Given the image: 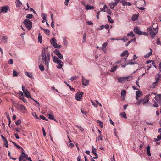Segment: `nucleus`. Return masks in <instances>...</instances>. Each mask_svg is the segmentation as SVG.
<instances>
[{
  "label": "nucleus",
  "instance_id": "obj_27",
  "mask_svg": "<svg viewBox=\"0 0 161 161\" xmlns=\"http://www.w3.org/2000/svg\"><path fill=\"white\" fill-rule=\"evenodd\" d=\"M15 3H16L17 7H20L22 4V2H21L19 0H16Z\"/></svg>",
  "mask_w": 161,
  "mask_h": 161
},
{
  "label": "nucleus",
  "instance_id": "obj_24",
  "mask_svg": "<svg viewBox=\"0 0 161 161\" xmlns=\"http://www.w3.org/2000/svg\"><path fill=\"white\" fill-rule=\"evenodd\" d=\"M63 44L64 46L67 47L68 46V42L66 37L63 38Z\"/></svg>",
  "mask_w": 161,
  "mask_h": 161
},
{
  "label": "nucleus",
  "instance_id": "obj_31",
  "mask_svg": "<svg viewBox=\"0 0 161 161\" xmlns=\"http://www.w3.org/2000/svg\"><path fill=\"white\" fill-rule=\"evenodd\" d=\"M136 40V38H134L133 39L131 40L130 41H128L126 44V46H127L130 43L132 42H134Z\"/></svg>",
  "mask_w": 161,
  "mask_h": 161
},
{
  "label": "nucleus",
  "instance_id": "obj_9",
  "mask_svg": "<svg viewBox=\"0 0 161 161\" xmlns=\"http://www.w3.org/2000/svg\"><path fill=\"white\" fill-rule=\"evenodd\" d=\"M23 151V150L22 149L21 153L19 158V161H22V159L26 158L27 157V155L25 154Z\"/></svg>",
  "mask_w": 161,
  "mask_h": 161
},
{
  "label": "nucleus",
  "instance_id": "obj_22",
  "mask_svg": "<svg viewBox=\"0 0 161 161\" xmlns=\"http://www.w3.org/2000/svg\"><path fill=\"white\" fill-rule=\"evenodd\" d=\"M108 44V43L106 42L102 44V49L103 50V51H104V53H105L106 52V50L105 49L107 45Z\"/></svg>",
  "mask_w": 161,
  "mask_h": 161
},
{
  "label": "nucleus",
  "instance_id": "obj_17",
  "mask_svg": "<svg viewBox=\"0 0 161 161\" xmlns=\"http://www.w3.org/2000/svg\"><path fill=\"white\" fill-rule=\"evenodd\" d=\"M92 152L94 154L95 156V157H93V158L94 159H96L98 157L97 155V153H96L97 150L96 149L94 148H93V146H92Z\"/></svg>",
  "mask_w": 161,
  "mask_h": 161
},
{
  "label": "nucleus",
  "instance_id": "obj_19",
  "mask_svg": "<svg viewBox=\"0 0 161 161\" xmlns=\"http://www.w3.org/2000/svg\"><path fill=\"white\" fill-rule=\"evenodd\" d=\"M91 102L92 104L95 107L97 106L98 105L101 106V103H100L97 100H96L95 101H91Z\"/></svg>",
  "mask_w": 161,
  "mask_h": 161
},
{
  "label": "nucleus",
  "instance_id": "obj_16",
  "mask_svg": "<svg viewBox=\"0 0 161 161\" xmlns=\"http://www.w3.org/2000/svg\"><path fill=\"white\" fill-rule=\"evenodd\" d=\"M118 3L116 2H111L109 3V5L111 9H113L114 8V7L117 5Z\"/></svg>",
  "mask_w": 161,
  "mask_h": 161
},
{
  "label": "nucleus",
  "instance_id": "obj_56",
  "mask_svg": "<svg viewBox=\"0 0 161 161\" xmlns=\"http://www.w3.org/2000/svg\"><path fill=\"white\" fill-rule=\"evenodd\" d=\"M59 58V59L61 60L63 58V56L61 53L57 55Z\"/></svg>",
  "mask_w": 161,
  "mask_h": 161
},
{
  "label": "nucleus",
  "instance_id": "obj_49",
  "mask_svg": "<svg viewBox=\"0 0 161 161\" xmlns=\"http://www.w3.org/2000/svg\"><path fill=\"white\" fill-rule=\"evenodd\" d=\"M117 40H122L124 41V42H125L128 40V39L126 37H123L122 39H117Z\"/></svg>",
  "mask_w": 161,
  "mask_h": 161
},
{
  "label": "nucleus",
  "instance_id": "obj_34",
  "mask_svg": "<svg viewBox=\"0 0 161 161\" xmlns=\"http://www.w3.org/2000/svg\"><path fill=\"white\" fill-rule=\"evenodd\" d=\"M147 154H148V155L149 156H151V154L150 153V147L149 145H148L147 146Z\"/></svg>",
  "mask_w": 161,
  "mask_h": 161
},
{
  "label": "nucleus",
  "instance_id": "obj_57",
  "mask_svg": "<svg viewBox=\"0 0 161 161\" xmlns=\"http://www.w3.org/2000/svg\"><path fill=\"white\" fill-rule=\"evenodd\" d=\"M64 5L66 6H67L68 4V3L69 2V0H64Z\"/></svg>",
  "mask_w": 161,
  "mask_h": 161
},
{
  "label": "nucleus",
  "instance_id": "obj_54",
  "mask_svg": "<svg viewBox=\"0 0 161 161\" xmlns=\"http://www.w3.org/2000/svg\"><path fill=\"white\" fill-rule=\"evenodd\" d=\"M39 117H40V118L42 119H43V120L48 121V119H46L45 118V117L43 115H40Z\"/></svg>",
  "mask_w": 161,
  "mask_h": 161
},
{
  "label": "nucleus",
  "instance_id": "obj_6",
  "mask_svg": "<svg viewBox=\"0 0 161 161\" xmlns=\"http://www.w3.org/2000/svg\"><path fill=\"white\" fill-rule=\"evenodd\" d=\"M156 93L153 92H152L150 94H148L146 95V97L149 100L151 99L153 100L154 98H155V100H156V97H157V96H156Z\"/></svg>",
  "mask_w": 161,
  "mask_h": 161
},
{
  "label": "nucleus",
  "instance_id": "obj_15",
  "mask_svg": "<svg viewBox=\"0 0 161 161\" xmlns=\"http://www.w3.org/2000/svg\"><path fill=\"white\" fill-rule=\"evenodd\" d=\"M134 31L137 34L142 35L141 31H140L139 28L138 27H135L134 29Z\"/></svg>",
  "mask_w": 161,
  "mask_h": 161
},
{
  "label": "nucleus",
  "instance_id": "obj_62",
  "mask_svg": "<svg viewBox=\"0 0 161 161\" xmlns=\"http://www.w3.org/2000/svg\"><path fill=\"white\" fill-rule=\"evenodd\" d=\"M143 101V99L140 100L137 103V104L138 105H139Z\"/></svg>",
  "mask_w": 161,
  "mask_h": 161
},
{
  "label": "nucleus",
  "instance_id": "obj_14",
  "mask_svg": "<svg viewBox=\"0 0 161 161\" xmlns=\"http://www.w3.org/2000/svg\"><path fill=\"white\" fill-rule=\"evenodd\" d=\"M120 3H122L123 6H124L125 5H128L130 6L131 5V3H130L127 2L125 0H122Z\"/></svg>",
  "mask_w": 161,
  "mask_h": 161
},
{
  "label": "nucleus",
  "instance_id": "obj_48",
  "mask_svg": "<svg viewBox=\"0 0 161 161\" xmlns=\"http://www.w3.org/2000/svg\"><path fill=\"white\" fill-rule=\"evenodd\" d=\"M33 17V15L31 14H27L26 16L27 19H31Z\"/></svg>",
  "mask_w": 161,
  "mask_h": 161
},
{
  "label": "nucleus",
  "instance_id": "obj_10",
  "mask_svg": "<svg viewBox=\"0 0 161 161\" xmlns=\"http://www.w3.org/2000/svg\"><path fill=\"white\" fill-rule=\"evenodd\" d=\"M9 6L8 5L4 6L1 7V9L2 13H3L7 12Z\"/></svg>",
  "mask_w": 161,
  "mask_h": 161
},
{
  "label": "nucleus",
  "instance_id": "obj_43",
  "mask_svg": "<svg viewBox=\"0 0 161 161\" xmlns=\"http://www.w3.org/2000/svg\"><path fill=\"white\" fill-rule=\"evenodd\" d=\"M107 18L108 19V20L109 22H110L111 23H113V20L112 19V18H111V17L109 15L107 16Z\"/></svg>",
  "mask_w": 161,
  "mask_h": 161
},
{
  "label": "nucleus",
  "instance_id": "obj_61",
  "mask_svg": "<svg viewBox=\"0 0 161 161\" xmlns=\"http://www.w3.org/2000/svg\"><path fill=\"white\" fill-rule=\"evenodd\" d=\"M13 61L12 59H10L8 61V64H13Z\"/></svg>",
  "mask_w": 161,
  "mask_h": 161
},
{
  "label": "nucleus",
  "instance_id": "obj_55",
  "mask_svg": "<svg viewBox=\"0 0 161 161\" xmlns=\"http://www.w3.org/2000/svg\"><path fill=\"white\" fill-rule=\"evenodd\" d=\"M21 122V120L20 119H19V120H17V121H16L15 122V124L17 125H18L20 124Z\"/></svg>",
  "mask_w": 161,
  "mask_h": 161
},
{
  "label": "nucleus",
  "instance_id": "obj_60",
  "mask_svg": "<svg viewBox=\"0 0 161 161\" xmlns=\"http://www.w3.org/2000/svg\"><path fill=\"white\" fill-rule=\"evenodd\" d=\"M67 85L69 88L70 89L71 91H74L75 89L73 88H72L71 87L70 85L68 84H66Z\"/></svg>",
  "mask_w": 161,
  "mask_h": 161
},
{
  "label": "nucleus",
  "instance_id": "obj_36",
  "mask_svg": "<svg viewBox=\"0 0 161 161\" xmlns=\"http://www.w3.org/2000/svg\"><path fill=\"white\" fill-rule=\"evenodd\" d=\"M126 92L125 90H123L121 92V95L122 96L124 97L126 94Z\"/></svg>",
  "mask_w": 161,
  "mask_h": 161
},
{
  "label": "nucleus",
  "instance_id": "obj_35",
  "mask_svg": "<svg viewBox=\"0 0 161 161\" xmlns=\"http://www.w3.org/2000/svg\"><path fill=\"white\" fill-rule=\"evenodd\" d=\"M109 27V25H108L106 24L105 25H101V29H103L105 28L106 29H108V31H109V29H108Z\"/></svg>",
  "mask_w": 161,
  "mask_h": 161
},
{
  "label": "nucleus",
  "instance_id": "obj_28",
  "mask_svg": "<svg viewBox=\"0 0 161 161\" xmlns=\"http://www.w3.org/2000/svg\"><path fill=\"white\" fill-rule=\"evenodd\" d=\"M156 100L158 101L159 103L161 104V94H158L156 97Z\"/></svg>",
  "mask_w": 161,
  "mask_h": 161
},
{
  "label": "nucleus",
  "instance_id": "obj_44",
  "mask_svg": "<svg viewBox=\"0 0 161 161\" xmlns=\"http://www.w3.org/2000/svg\"><path fill=\"white\" fill-rule=\"evenodd\" d=\"M75 126L78 128L81 132H83L84 131V129L80 126L75 125Z\"/></svg>",
  "mask_w": 161,
  "mask_h": 161
},
{
  "label": "nucleus",
  "instance_id": "obj_8",
  "mask_svg": "<svg viewBox=\"0 0 161 161\" xmlns=\"http://www.w3.org/2000/svg\"><path fill=\"white\" fill-rule=\"evenodd\" d=\"M83 93L82 92H79L76 94L75 99L78 101H80L82 98Z\"/></svg>",
  "mask_w": 161,
  "mask_h": 161
},
{
  "label": "nucleus",
  "instance_id": "obj_47",
  "mask_svg": "<svg viewBox=\"0 0 161 161\" xmlns=\"http://www.w3.org/2000/svg\"><path fill=\"white\" fill-rule=\"evenodd\" d=\"M54 53L56 55H58V54H59L60 53L58 50L55 49V50L54 51Z\"/></svg>",
  "mask_w": 161,
  "mask_h": 161
},
{
  "label": "nucleus",
  "instance_id": "obj_23",
  "mask_svg": "<svg viewBox=\"0 0 161 161\" xmlns=\"http://www.w3.org/2000/svg\"><path fill=\"white\" fill-rule=\"evenodd\" d=\"M129 54V53H128V51L126 50L123 52L121 54V56L124 57L126 56V57H127L128 56Z\"/></svg>",
  "mask_w": 161,
  "mask_h": 161
},
{
  "label": "nucleus",
  "instance_id": "obj_13",
  "mask_svg": "<svg viewBox=\"0 0 161 161\" xmlns=\"http://www.w3.org/2000/svg\"><path fill=\"white\" fill-rule=\"evenodd\" d=\"M48 118L52 120H53L56 121V120L54 118V116L53 113L52 112H50L47 114Z\"/></svg>",
  "mask_w": 161,
  "mask_h": 161
},
{
  "label": "nucleus",
  "instance_id": "obj_46",
  "mask_svg": "<svg viewBox=\"0 0 161 161\" xmlns=\"http://www.w3.org/2000/svg\"><path fill=\"white\" fill-rule=\"evenodd\" d=\"M19 98L22 100L25 103H27V101L24 98L23 95L22 96H19Z\"/></svg>",
  "mask_w": 161,
  "mask_h": 161
},
{
  "label": "nucleus",
  "instance_id": "obj_51",
  "mask_svg": "<svg viewBox=\"0 0 161 161\" xmlns=\"http://www.w3.org/2000/svg\"><path fill=\"white\" fill-rule=\"evenodd\" d=\"M39 68L42 71H43L44 70V66L42 65H40L39 66Z\"/></svg>",
  "mask_w": 161,
  "mask_h": 161
},
{
  "label": "nucleus",
  "instance_id": "obj_11",
  "mask_svg": "<svg viewBox=\"0 0 161 161\" xmlns=\"http://www.w3.org/2000/svg\"><path fill=\"white\" fill-rule=\"evenodd\" d=\"M82 84L84 86H86L89 84V80L85 79L83 76H82Z\"/></svg>",
  "mask_w": 161,
  "mask_h": 161
},
{
  "label": "nucleus",
  "instance_id": "obj_39",
  "mask_svg": "<svg viewBox=\"0 0 161 161\" xmlns=\"http://www.w3.org/2000/svg\"><path fill=\"white\" fill-rule=\"evenodd\" d=\"M127 36H130L131 37H135V35L134 34L133 31L130 32L128 33L127 34Z\"/></svg>",
  "mask_w": 161,
  "mask_h": 161
},
{
  "label": "nucleus",
  "instance_id": "obj_5",
  "mask_svg": "<svg viewBox=\"0 0 161 161\" xmlns=\"http://www.w3.org/2000/svg\"><path fill=\"white\" fill-rule=\"evenodd\" d=\"M23 23L29 30L31 29L32 26V23L30 20L25 19L24 20Z\"/></svg>",
  "mask_w": 161,
  "mask_h": 161
},
{
  "label": "nucleus",
  "instance_id": "obj_58",
  "mask_svg": "<svg viewBox=\"0 0 161 161\" xmlns=\"http://www.w3.org/2000/svg\"><path fill=\"white\" fill-rule=\"evenodd\" d=\"M148 101L149 99L147 98L146 101H144V100L143 99V101H142L143 104H145L147 102H148Z\"/></svg>",
  "mask_w": 161,
  "mask_h": 161
},
{
  "label": "nucleus",
  "instance_id": "obj_21",
  "mask_svg": "<svg viewBox=\"0 0 161 161\" xmlns=\"http://www.w3.org/2000/svg\"><path fill=\"white\" fill-rule=\"evenodd\" d=\"M19 109L23 113H25L26 111V108L23 105H20Z\"/></svg>",
  "mask_w": 161,
  "mask_h": 161
},
{
  "label": "nucleus",
  "instance_id": "obj_1",
  "mask_svg": "<svg viewBox=\"0 0 161 161\" xmlns=\"http://www.w3.org/2000/svg\"><path fill=\"white\" fill-rule=\"evenodd\" d=\"M41 57L42 64H44L46 68L48 69L50 59V55L47 47L43 48L42 49Z\"/></svg>",
  "mask_w": 161,
  "mask_h": 161
},
{
  "label": "nucleus",
  "instance_id": "obj_37",
  "mask_svg": "<svg viewBox=\"0 0 161 161\" xmlns=\"http://www.w3.org/2000/svg\"><path fill=\"white\" fill-rule=\"evenodd\" d=\"M25 74L26 76L31 78V79L33 78V77L32 76L31 74V73L26 72L25 73Z\"/></svg>",
  "mask_w": 161,
  "mask_h": 161
},
{
  "label": "nucleus",
  "instance_id": "obj_63",
  "mask_svg": "<svg viewBox=\"0 0 161 161\" xmlns=\"http://www.w3.org/2000/svg\"><path fill=\"white\" fill-rule=\"evenodd\" d=\"M158 82L155 81L152 84V86L153 87H154L157 85Z\"/></svg>",
  "mask_w": 161,
  "mask_h": 161
},
{
  "label": "nucleus",
  "instance_id": "obj_38",
  "mask_svg": "<svg viewBox=\"0 0 161 161\" xmlns=\"http://www.w3.org/2000/svg\"><path fill=\"white\" fill-rule=\"evenodd\" d=\"M41 17L44 20H46L47 18V15L44 13H42L41 14Z\"/></svg>",
  "mask_w": 161,
  "mask_h": 161
},
{
  "label": "nucleus",
  "instance_id": "obj_4",
  "mask_svg": "<svg viewBox=\"0 0 161 161\" xmlns=\"http://www.w3.org/2000/svg\"><path fill=\"white\" fill-rule=\"evenodd\" d=\"M148 32L151 36H154L158 32V30L156 28L153 27H149L147 28Z\"/></svg>",
  "mask_w": 161,
  "mask_h": 161
},
{
  "label": "nucleus",
  "instance_id": "obj_52",
  "mask_svg": "<svg viewBox=\"0 0 161 161\" xmlns=\"http://www.w3.org/2000/svg\"><path fill=\"white\" fill-rule=\"evenodd\" d=\"M78 78V77L76 76H73L69 79V80H70L71 81H73L74 80H76Z\"/></svg>",
  "mask_w": 161,
  "mask_h": 161
},
{
  "label": "nucleus",
  "instance_id": "obj_42",
  "mask_svg": "<svg viewBox=\"0 0 161 161\" xmlns=\"http://www.w3.org/2000/svg\"><path fill=\"white\" fill-rule=\"evenodd\" d=\"M13 74L14 77L17 76L18 75V74L17 72L16 71L14 70H13Z\"/></svg>",
  "mask_w": 161,
  "mask_h": 161
},
{
  "label": "nucleus",
  "instance_id": "obj_64",
  "mask_svg": "<svg viewBox=\"0 0 161 161\" xmlns=\"http://www.w3.org/2000/svg\"><path fill=\"white\" fill-rule=\"evenodd\" d=\"M140 94V92L139 91H136V97L139 96Z\"/></svg>",
  "mask_w": 161,
  "mask_h": 161
},
{
  "label": "nucleus",
  "instance_id": "obj_29",
  "mask_svg": "<svg viewBox=\"0 0 161 161\" xmlns=\"http://www.w3.org/2000/svg\"><path fill=\"white\" fill-rule=\"evenodd\" d=\"M150 52L147 53L146 54L144 55V57L145 58H149L152 54V50L151 49H150Z\"/></svg>",
  "mask_w": 161,
  "mask_h": 161
},
{
  "label": "nucleus",
  "instance_id": "obj_41",
  "mask_svg": "<svg viewBox=\"0 0 161 161\" xmlns=\"http://www.w3.org/2000/svg\"><path fill=\"white\" fill-rule=\"evenodd\" d=\"M101 11H103L105 12L108 11V8L105 5H104L103 8L101 9Z\"/></svg>",
  "mask_w": 161,
  "mask_h": 161
},
{
  "label": "nucleus",
  "instance_id": "obj_7",
  "mask_svg": "<svg viewBox=\"0 0 161 161\" xmlns=\"http://www.w3.org/2000/svg\"><path fill=\"white\" fill-rule=\"evenodd\" d=\"M22 89L24 93L27 98H31L29 92L27 89H25V86H22Z\"/></svg>",
  "mask_w": 161,
  "mask_h": 161
},
{
  "label": "nucleus",
  "instance_id": "obj_2",
  "mask_svg": "<svg viewBox=\"0 0 161 161\" xmlns=\"http://www.w3.org/2000/svg\"><path fill=\"white\" fill-rule=\"evenodd\" d=\"M53 62L58 64L56 67L58 69L62 68L63 65V62L60 59H59L57 57L54 56L53 57Z\"/></svg>",
  "mask_w": 161,
  "mask_h": 161
},
{
  "label": "nucleus",
  "instance_id": "obj_12",
  "mask_svg": "<svg viewBox=\"0 0 161 161\" xmlns=\"http://www.w3.org/2000/svg\"><path fill=\"white\" fill-rule=\"evenodd\" d=\"M132 78V76L126 77H120L118 78V80L119 82H123L125 81L126 79Z\"/></svg>",
  "mask_w": 161,
  "mask_h": 161
},
{
  "label": "nucleus",
  "instance_id": "obj_32",
  "mask_svg": "<svg viewBox=\"0 0 161 161\" xmlns=\"http://www.w3.org/2000/svg\"><path fill=\"white\" fill-rule=\"evenodd\" d=\"M95 58L96 60V64L98 65H99V63H98L97 62V61H98V58H99V59L100 58V55L99 54H97V55H96Z\"/></svg>",
  "mask_w": 161,
  "mask_h": 161
},
{
  "label": "nucleus",
  "instance_id": "obj_40",
  "mask_svg": "<svg viewBox=\"0 0 161 161\" xmlns=\"http://www.w3.org/2000/svg\"><path fill=\"white\" fill-rule=\"evenodd\" d=\"M43 31L44 32V33L46 35H49L50 34V31L48 29H44Z\"/></svg>",
  "mask_w": 161,
  "mask_h": 161
},
{
  "label": "nucleus",
  "instance_id": "obj_26",
  "mask_svg": "<svg viewBox=\"0 0 161 161\" xmlns=\"http://www.w3.org/2000/svg\"><path fill=\"white\" fill-rule=\"evenodd\" d=\"M138 18V15L137 14H135L132 15V20L133 21H135Z\"/></svg>",
  "mask_w": 161,
  "mask_h": 161
},
{
  "label": "nucleus",
  "instance_id": "obj_45",
  "mask_svg": "<svg viewBox=\"0 0 161 161\" xmlns=\"http://www.w3.org/2000/svg\"><path fill=\"white\" fill-rule=\"evenodd\" d=\"M18 149H20L21 148V147L20 146L17 144L15 142H11Z\"/></svg>",
  "mask_w": 161,
  "mask_h": 161
},
{
  "label": "nucleus",
  "instance_id": "obj_20",
  "mask_svg": "<svg viewBox=\"0 0 161 161\" xmlns=\"http://www.w3.org/2000/svg\"><path fill=\"white\" fill-rule=\"evenodd\" d=\"M161 75L159 74H157L155 76V81L158 83L160 81Z\"/></svg>",
  "mask_w": 161,
  "mask_h": 161
},
{
  "label": "nucleus",
  "instance_id": "obj_18",
  "mask_svg": "<svg viewBox=\"0 0 161 161\" xmlns=\"http://www.w3.org/2000/svg\"><path fill=\"white\" fill-rule=\"evenodd\" d=\"M95 8L94 6H92L89 4H86L85 6V9L86 10H91Z\"/></svg>",
  "mask_w": 161,
  "mask_h": 161
},
{
  "label": "nucleus",
  "instance_id": "obj_59",
  "mask_svg": "<svg viewBox=\"0 0 161 161\" xmlns=\"http://www.w3.org/2000/svg\"><path fill=\"white\" fill-rule=\"evenodd\" d=\"M5 143H4V146L5 147L7 148L8 147V141L7 140H5Z\"/></svg>",
  "mask_w": 161,
  "mask_h": 161
},
{
  "label": "nucleus",
  "instance_id": "obj_33",
  "mask_svg": "<svg viewBox=\"0 0 161 161\" xmlns=\"http://www.w3.org/2000/svg\"><path fill=\"white\" fill-rule=\"evenodd\" d=\"M38 41L40 43H42V36L41 35L40 33H39L38 35Z\"/></svg>",
  "mask_w": 161,
  "mask_h": 161
},
{
  "label": "nucleus",
  "instance_id": "obj_30",
  "mask_svg": "<svg viewBox=\"0 0 161 161\" xmlns=\"http://www.w3.org/2000/svg\"><path fill=\"white\" fill-rule=\"evenodd\" d=\"M120 115L122 118H124L125 119H126L127 118L126 116V114L125 112L120 113Z\"/></svg>",
  "mask_w": 161,
  "mask_h": 161
},
{
  "label": "nucleus",
  "instance_id": "obj_50",
  "mask_svg": "<svg viewBox=\"0 0 161 161\" xmlns=\"http://www.w3.org/2000/svg\"><path fill=\"white\" fill-rule=\"evenodd\" d=\"M117 67V66H114L111 69V72H113L116 69Z\"/></svg>",
  "mask_w": 161,
  "mask_h": 161
},
{
  "label": "nucleus",
  "instance_id": "obj_25",
  "mask_svg": "<svg viewBox=\"0 0 161 161\" xmlns=\"http://www.w3.org/2000/svg\"><path fill=\"white\" fill-rule=\"evenodd\" d=\"M8 39V37L7 36H4L2 38L1 40L3 42L6 43L7 42Z\"/></svg>",
  "mask_w": 161,
  "mask_h": 161
},
{
  "label": "nucleus",
  "instance_id": "obj_3",
  "mask_svg": "<svg viewBox=\"0 0 161 161\" xmlns=\"http://www.w3.org/2000/svg\"><path fill=\"white\" fill-rule=\"evenodd\" d=\"M50 42L52 45L55 48L60 49L62 47L60 45L57 44L56 42V39L55 37L53 38L50 40Z\"/></svg>",
  "mask_w": 161,
  "mask_h": 161
},
{
  "label": "nucleus",
  "instance_id": "obj_53",
  "mask_svg": "<svg viewBox=\"0 0 161 161\" xmlns=\"http://www.w3.org/2000/svg\"><path fill=\"white\" fill-rule=\"evenodd\" d=\"M32 115L35 118V119H39L38 117L37 116L36 113L35 112L32 113Z\"/></svg>",
  "mask_w": 161,
  "mask_h": 161
}]
</instances>
